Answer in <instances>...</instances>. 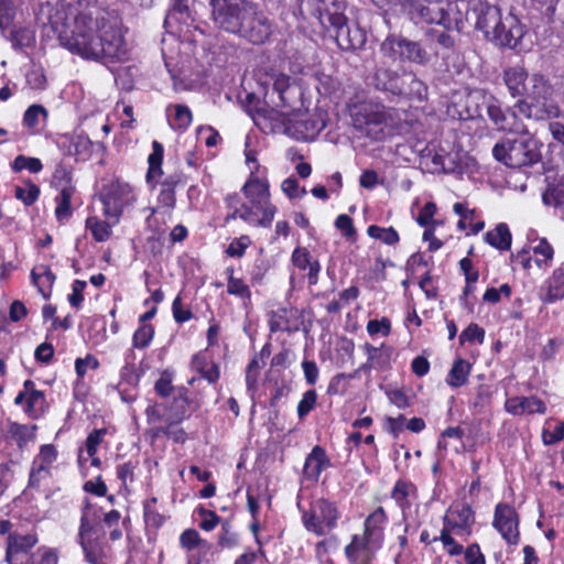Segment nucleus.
<instances>
[{
  "mask_svg": "<svg viewBox=\"0 0 564 564\" xmlns=\"http://www.w3.org/2000/svg\"><path fill=\"white\" fill-rule=\"evenodd\" d=\"M471 364L463 358L454 360L452 368L445 379L452 388H459L467 383L470 375Z\"/></svg>",
  "mask_w": 564,
  "mask_h": 564,
  "instance_id": "a878e982",
  "label": "nucleus"
},
{
  "mask_svg": "<svg viewBox=\"0 0 564 564\" xmlns=\"http://www.w3.org/2000/svg\"><path fill=\"white\" fill-rule=\"evenodd\" d=\"M87 283L83 280H75L72 285V294L68 296V301L72 306L79 307L84 301L83 292Z\"/></svg>",
  "mask_w": 564,
  "mask_h": 564,
  "instance_id": "052dcab7",
  "label": "nucleus"
},
{
  "mask_svg": "<svg viewBox=\"0 0 564 564\" xmlns=\"http://www.w3.org/2000/svg\"><path fill=\"white\" fill-rule=\"evenodd\" d=\"M485 330L477 324H470L462 334L460 340L482 343Z\"/></svg>",
  "mask_w": 564,
  "mask_h": 564,
  "instance_id": "680f3d73",
  "label": "nucleus"
},
{
  "mask_svg": "<svg viewBox=\"0 0 564 564\" xmlns=\"http://www.w3.org/2000/svg\"><path fill=\"white\" fill-rule=\"evenodd\" d=\"M161 435H165L172 438L176 443H184L186 440V433L183 429L176 426L175 424H169L166 426H159L152 430V436L159 437Z\"/></svg>",
  "mask_w": 564,
  "mask_h": 564,
  "instance_id": "c03bdc74",
  "label": "nucleus"
},
{
  "mask_svg": "<svg viewBox=\"0 0 564 564\" xmlns=\"http://www.w3.org/2000/svg\"><path fill=\"white\" fill-rule=\"evenodd\" d=\"M12 169L14 172H21L22 170H29L31 173H39L42 169V162L36 158H29L24 155H18L13 163Z\"/></svg>",
  "mask_w": 564,
  "mask_h": 564,
  "instance_id": "a18cd8bd",
  "label": "nucleus"
},
{
  "mask_svg": "<svg viewBox=\"0 0 564 564\" xmlns=\"http://www.w3.org/2000/svg\"><path fill=\"white\" fill-rule=\"evenodd\" d=\"M189 18L188 6L184 0H174L172 9L167 15L170 20H177L186 23Z\"/></svg>",
  "mask_w": 564,
  "mask_h": 564,
  "instance_id": "4d7b16f0",
  "label": "nucleus"
},
{
  "mask_svg": "<svg viewBox=\"0 0 564 564\" xmlns=\"http://www.w3.org/2000/svg\"><path fill=\"white\" fill-rule=\"evenodd\" d=\"M292 310L282 308L273 312L270 317V330L271 332H286L292 333L297 330L296 325H292L289 319V315H293Z\"/></svg>",
  "mask_w": 564,
  "mask_h": 564,
  "instance_id": "72a5a7b5",
  "label": "nucleus"
},
{
  "mask_svg": "<svg viewBox=\"0 0 564 564\" xmlns=\"http://www.w3.org/2000/svg\"><path fill=\"white\" fill-rule=\"evenodd\" d=\"M58 39L63 47L84 59L113 62L127 53L120 31L97 9L78 13L70 31Z\"/></svg>",
  "mask_w": 564,
  "mask_h": 564,
  "instance_id": "f257e3e1",
  "label": "nucleus"
},
{
  "mask_svg": "<svg viewBox=\"0 0 564 564\" xmlns=\"http://www.w3.org/2000/svg\"><path fill=\"white\" fill-rule=\"evenodd\" d=\"M523 36V29L518 19L508 14L499 23L497 30L490 34V40L497 42L501 46L513 48L518 45Z\"/></svg>",
  "mask_w": 564,
  "mask_h": 564,
  "instance_id": "dca6fc26",
  "label": "nucleus"
},
{
  "mask_svg": "<svg viewBox=\"0 0 564 564\" xmlns=\"http://www.w3.org/2000/svg\"><path fill=\"white\" fill-rule=\"evenodd\" d=\"M13 19V4L11 0H0V29L10 26Z\"/></svg>",
  "mask_w": 564,
  "mask_h": 564,
  "instance_id": "bf43d9fd",
  "label": "nucleus"
},
{
  "mask_svg": "<svg viewBox=\"0 0 564 564\" xmlns=\"http://www.w3.org/2000/svg\"><path fill=\"white\" fill-rule=\"evenodd\" d=\"M485 240L499 250H508L511 247V232L506 224H499L486 234Z\"/></svg>",
  "mask_w": 564,
  "mask_h": 564,
  "instance_id": "7c9ffc66",
  "label": "nucleus"
},
{
  "mask_svg": "<svg viewBox=\"0 0 564 564\" xmlns=\"http://www.w3.org/2000/svg\"><path fill=\"white\" fill-rule=\"evenodd\" d=\"M338 511L335 503L319 498L312 502L311 508L303 512L302 520L307 531L317 536L326 535L336 527Z\"/></svg>",
  "mask_w": 564,
  "mask_h": 564,
  "instance_id": "1a4fd4ad",
  "label": "nucleus"
},
{
  "mask_svg": "<svg viewBox=\"0 0 564 564\" xmlns=\"http://www.w3.org/2000/svg\"><path fill=\"white\" fill-rule=\"evenodd\" d=\"M317 393L315 390H307L301 401L297 404V415L302 420L304 419L316 405Z\"/></svg>",
  "mask_w": 564,
  "mask_h": 564,
  "instance_id": "3c124183",
  "label": "nucleus"
},
{
  "mask_svg": "<svg viewBox=\"0 0 564 564\" xmlns=\"http://www.w3.org/2000/svg\"><path fill=\"white\" fill-rule=\"evenodd\" d=\"M250 243H251V240H250V238L248 236H241V237H239L237 239H234L229 243L226 252L230 257H238V258H240V257H242L245 254L246 249L249 247Z\"/></svg>",
  "mask_w": 564,
  "mask_h": 564,
  "instance_id": "6e6d98bb",
  "label": "nucleus"
},
{
  "mask_svg": "<svg viewBox=\"0 0 564 564\" xmlns=\"http://www.w3.org/2000/svg\"><path fill=\"white\" fill-rule=\"evenodd\" d=\"M335 226L337 229L341 230L347 238H354L356 236L352 219L347 215H339L336 218Z\"/></svg>",
  "mask_w": 564,
  "mask_h": 564,
  "instance_id": "69168bd1",
  "label": "nucleus"
},
{
  "mask_svg": "<svg viewBox=\"0 0 564 564\" xmlns=\"http://www.w3.org/2000/svg\"><path fill=\"white\" fill-rule=\"evenodd\" d=\"M527 119L544 121L557 118L561 115L560 107L554 99V94H546L530 100H517L514 106Z\"/></svg>",
  "mask_w": 564,
  "mask_h": 564,
  "instance_id": "ddd939ff",
  "label": "nucleus"
},
{
  "mask_svg": "<svg viewBox=\"0 0 564 564\" xmlns=\"http://www.w3.org/2000/svg\"><path fill=\"white\" fill-rule=\"evenodd\" d=\"M182 547L192 551L203 544H206L199 536L198 532L194 529L185 530L180 536Z\"/></svg>",
  "mask_w": 564,
  "mask_h": 564,
  "instance_id": "5fc2aeb1",
  "label": "nucleus"
},
{
  "mask_svg": "<svg viewBox=\"0 0 564 564\" xmlns=\"http://www.w3.org/2000/svg\"><path fill=\"white\" fill-rule=\"evenodd\" d=\"M457 528H458V524L456 521H453L448 517H444V528L441 531V535L438 538L437 536L433 538V541L440 540L443 543V546L445 547L446 552L452 556L459 555L464 551L463 545L458 544L451 535V532H455V533L459 532L457 530Z\"/></svg>",
  "mask_w": 564,
  "mask_h": 564,
  "instance_id": "393cba45",
  "label": "nucleus"
},
{
  "mask_svg": "<svg viewBox=\"0 0 564 564\" xmlns=\"http://www.w3.org/2000/svg\"><path fill=\"white\" fill-rule=\"evenodd\" d=\"M351 118L356 129L375 139H378L375 129L387 121V115L383 108L372 104L355 106Z\"/></svg>",
  "mask_w": 564,
  "mask_h": 564,
  "instance_id": "4468645a",
  "label": "nucleus"
},
{
  "mask_svg": "<svg viewBox=\"0 0 564 564\" xmlns=\"http://www.w3.org/2000/svg\"><path fill=\"white\" fill-rule=\"evenodd\" d=\"M98 518L99 517L97 512L91 509V503L86 500L82 509L80 525L77 538L94 534L96 531L95 523L97 522Z\"/></svg>",
  "mask_w": 564,
  "mask_h": 564,
  "instance_id": "f704fd0d",
  "label": "nucleus"
},
{
  "mask_svg": "<svg viewBox=\"0 0 564 564\" xmlns=\"http://www.w3.org/2000/svg\"><path fill=\"white\" fill-rule=\"evenodd\" d=\"M86 227L91 231L94 239L99 242L108 240L112 231L111 225L97 217L87 218Z\"/></svg>",
  "mask_w": 564,
  "mask_h": 564,
  "instance_id": "a19ab883",
  "label": "nucleus"
},
{
  "mask_svg": "<svg viewBox=\"0 0 564 564\" xmlns=\"http://www.w3.org/2000/svg\"><path fill=\"white\" fill-rule=\"evenodd\" d=\"M135 199L132 187L127 183L112 182L105 189L101 196L104 212L108 218H113L118 223L123 209L131 205Z\"/></svg>",
  "mask_w": 564,
  "mask_h": 564,
  "instance_id": "9b49d317",
  "label": "nucleus"
},
{
  "mask_svg": "<svg viewBox=\"0 0 564 564\" xmlns=\"http://www.w3.org/2000/svg\"><path fill=\"white\" fill-rule=\"evenodd\" d=\"M546 94H554V88L550 80L540 73L531 74L524 88V93L518 100H530L536 97H543Z\"/></svg>",
  "mask_w": 564,
  "mask_h": 564,
  "instance_id": "5701e85b",
  "label": "nucleus"
},
{
  "mask_svg": "<svg viewBox=\"0 0 564 564\" xmlns=\"http://www.w3.org/2000/svg\"><path fill=\"white\" fill-rule=\"evenodd\" d=\"M505 410L512 415H521L523 413L544 414L546 406L544 402L536 397H513L506 400Z\"/></svg>",
  "mask_w": 564,
  "mask_h": 564,
  "instance_id": "aec40b11",
  "label": "nucleus"
},
{
  "mask_svg": "<svg viewBox=\"0 0 564 564\" xmlns=\"http://www.w3.org/2000/svg\"><path fill=\"white\" fill-rule=\"evenodd\" d=\"M37 542V539L34 535H15L9 536L8 546H7V561L11 562V558L21 553L28 552L31 550Z\"/></svg>",
  "mask_w": 564,
  "mask_h": 564,
  "instance_id": "c756f323",
  "label": "nucleus"
},
{
  "mask_svg": "<svg viewBox=\"0 0 564 564\" xmlns=\"http://www.w3.org/2000/svg\"><path fill=\"white\" fill-rule=\"evenodd\" d=\"M10 42L14 48H24L31 46L35 41V33L30 28H13L10 31Z\"/></svg>",
  "mask_w": 564,
  "mask_h": 564,
  "instance_id": "e433bc0d",
  "label": "nucleus"
},
{
  "mask_svg": "<svg viewBox=\"0 0 564 564\" xmlns=\"http://www.w3.org/2000/svg\"><path fill=\"white\" fill-rule=\"evenodd\" d=\"M78 543L84 552L85 560L89 564H105L102 561L106 557L104 543L98 536L94 538L93 534L78 538Z\"/></svg>",
  "mask_w": 564,
  "mask_h": 564,
  "instance_id": "4be33fe9",
  "label": "nucleus"
},
{
  "mask_svg": "<svg viewBox=\"0 0 564 564\" xmlns=\"http://www.w3.org/2000/svg\"><path fill=\"white\" fill-rule=\"evenodd\" d=\"M45 408L46 402L44 393L42 391H33L26 400L24 412L31 419H37L44 413Z\"/></svg>",
  "mask_w": 564,
  "mask_h": 564,
  "instance_id": "58836bf2",
  "label": "nucleus"
},
{
  "mask_svg": "<svg viewBox=\"0 0 564 564\" xmlns=\"http://www.w3.org/2000/svg\"><path fill=\"white\" fill-rule=\"evenodd\" d=\"M378 89L395 96H404L420 101L427 97V86L413 72L401 73L389 68H378L373 76Z\"/></svg>",
  "mask_w": 564,
  "mask_h": 564,
  "instance_id": "39448f33",
  "label": "nucleus"
},
{
  "mask_svg": "<svg viewBox=\"0 0 564 564\" xmlns=\"http://www.w3.org/2000/svg\"><path fill=\"white\" fill-rule=\"evenodd\" d=\"M455 3L442 0H403L402 9L404 13L415 23L438 24L446 30H451L457 24V19L452 17Z\"/></svg>",
  "mask_w": 564,
  "mask_h": 564,
  "instance_id": "0eeeda50",
  "label": "nucleus"
},
{
  "mask_svg": "<svg viewBox=\"0 0 564 564\" xmlns=\"http://www.w3.org/2000/svg\"><path fill=\"white\" fill-rule=\"evenodd\" d=\"M530 74L522 65L508 66L502 72V82L512 98H520L529 82Z\"/></svg>",
  "mask_w": 564,
  "mask_h": 564,
  "instance_id": "6ab92c4d",
  "label": "nucleus"
},
{
  "mask_svg": "<svg viewBox=\"0 0 564 564\" xmlns=\"http://www.w3.org/2000/svg\"><path fill=\"white\" fill-rule=\"evenodd\" d=\"M215 24L252 44H263L272 33V25L259 8L249 0H210Z\"/></svg>",
  "mask_w": 564,
  "mask_h": 564,
  "instance_id": "f03ea898",
  "label": "nucleus"
},
{
  "mask_svg": "<svg viewBox=\"0 0 564 564\" xmlns=\"http://www.w3.org/2000/svg\"><path fill=\"white\" fill-rule=\"evenodd\" d=\"M226 205L232 212L226 217V220L240 218L249 224L252 219V213L247 208L246 200H242L238 193L229 194L226 199Z\"/></svg>",
  "mask_w": 564,
  "mask_h": 564,
  "instance_id": "cd10ccee",
  "label": "nucleus"
},
{
  "mask_svg": "<svg viewBox=\"0 0 564 564\" xmlns=\"http://www.w3.org/2000/svg\"><path fill=\"white\" fill-rule=\"evenodd\" d=\"M367 234L369 237L380 240L388 246H394L400 240L399 234L393 227L383 228L371 225L367 228Z\"/></svg>",
  "mask_w": 564,
  "mask_h": 564,
  "instance_id": "4c0bfd02",
  "label": "nucleus"
},
{
  "mask_svg": "<svg viewBox=\"0 0 564 564\" xmlns=\"http://www.w3.org/2000/svg\"><path fill=\"white\" fill-rule=\"evenodd\" d=\"M465 560L467 564H485V556L480 552L478 544H470L465 551Z\"/></svg>",
  "mask_w": 564,
  "mask_h": 564,
  "instance_id": "338daca9",
  "label": "nucleus"
},
{
  "mask_svg": "<svg viewBox=\"0 0 564 564\" xmlns=\"http://www.w3.org/2000/svg\"><path fill=\"white\" fill-rule=\"evenodd\" d=\"M302 368L306 382L311 386L315 384L319 373L316 362L313 360H304L302 362Z\"/></svg>",
  "mask_w": 564,
  "mask_h": 564,
  "instance_id": "774afa93",
  "label": "nucleus"
},
{
  "mask_svg": "<svg viewBox=\"0 0 564 564\" xmlns=\"http://www.w3.org/2000/svg\"><path fill=\"white\" fill-rule=\"evenodd\" d=\"M492 524L508 543L518 542V517L512 507L505 503L497 505Z\"/></svg>",
  "mask_w": 564,
  "mask_h": 564,
  "instance_id": "2eb2a0df",
  "label": "nucleus"
},
{
  "mask_svg": "<svg viewBox=\"0 0 564 564\" xmlns=\"http://www.w3.org/2000/svg\"><path fill=\"white\" fill-rule=\"evenodd\" d=\"M426 35L434 37L435 42L443 48L449 50L454 47L455 41L446 31L438 32L431 29L426 32Z\"/></svg>",
  "mask_w": 564,
  "mask_h": 564,
  "instance_id": "0e129e2a",
  "label": "nucleus"
},
{
  "mask_svg": "<svg viewBox=\"0 0 564 564\" xmlns=\"http://www.w3.org/2000/svg\"><path fill=\"white\" fill-rule=\"evenodd\" d=\"M88 367L93 369H97L99 367V361L93 356L87 355L85 358H77L75 361V370L79 378H83Z\"/></svg>",
  "mask_w": 564,
  "mask_h": 564,
  "instance_id": "13d9d810",
  "label": "nucleus"
},
{
  "mask_svg": "<svg viewBox=\"0 0 564 564\" xmlns=\"http://www.w3.org/2000/svg\"><path fill=\"white\" fill-rule=\"evenodd\" d=\"M106 434V429H97L88 434L86 438V452L89 457H93L97 454L98 446L104 441Z\"/></svg>",
  "mask_w": 564,
  "mask_h": 564,
  "instance_id": "864d4df0",
  "label": "nucleus"
},
{
  "mask_svg": "<svg viewBox=\"0 0 564 564\" xmlns=\"http://www.w3.org/2000/svg\"><path fill=\"white\" fill-rule=\"evenodd\" d=\"M57 457L56 448L51 445H42L40 453L35 456L29 477V485L39 486L41 480L48 476L50 468Z\"/></svg>",
  "mask_w": 564,
  "mask_h": 564,
  "instance_id": "f3484780",
  "label": "nucleus"
},
{
  "mask_svg": "<svg viewBox=\"0 0 564 564\" xmlns=\"http://www.w3.org/2000/svg\"><path fill=\"white\" fill-rule=\"evenodd\" d=\"M467 111L470 117L487 115L490 122L499 131L516 132L522 126L514 108L503 107L502 101L491 93L475 89L467 97Z\"/></svg>",
  "mask_w": 564,
  "mask_h": 564,
  "instance_id": "20e7f679",
  "label": "nucleus"
},
{
  "mask_svg": "<svg viewBox=\"0 0 564 564\" xmlns=\"http://www.w3.org/2000/svg\"><path fill=\"white\" fill-rule=\"evenodd\" d=\"M36 425L20 424L17 422L9 423L8 433L14 440L19 447L25 446L29 442L34 441Z\"/></svg>",
  "mask_w": 564,
  "mask_h": 564,
  "instance_id": "2f4dec72",
  "label": "nucleus"
},
{
  "mask_svg": "<svg viewBox=\"0 0 564 564\" xmlns=\"http://www.w3.org/2000/svg\"><path fill=\"white\" fill-rule=\"evenodd\" d=\"M228 271H230V275L228 278L227 292L243 300H249L251 295L249 286L241 279L234 278L232 269H228Z\"/></svg>",
  "mask_w": 564,
  "mask_h": 564,
  "instance_id": "49530a36",
  "label": "nucleus"
},
{
  "mask_svg": "<svg viewBox=\"0 0 564 564\" xmlns=\"http://www.w3.org/2000/svg\"><path fill=\"white\" fill-rule=\"evenodd\" d=\"M303 115L300 112L299 117H294L293 124L297 128L296 134L293 135L296 139H308L319 133L324 128L325 123L322 120L310 118L303 119Z\"/></svg>",
  "mask_w": 564,
  "mask_h": 564,
  "instance_id": "bb28decb",
  "label": "nucleus"
},
{
  "mask_svg": "<svg viewBox=\"0 0 564 564\" xmlns=\"http://www.w3.org/2000/svg\"><path fill=\"white\" fill-rule=\"evenodd\" d=\"M154 335V328L150 324H142L133 335V346L145 348L151 343Z\"/></svg>",
  "mask_w": 564,
  "mask_h": 564,
  "instance_id": "8fccbe9b",
  "label": "nucleus"
},
{
  "mask_svg": "<svg viewBox=\"0 0 564 564\" xmlns=\"http://www.w3.org/2000/svg\"><path fill=\"white\" fill-rule=\"evenodd\" d=\"M564 297V282L553 274L547 283L546 294L542 297L544 303H553Z\"/></svg>",
  "mask_w": 564,
  "mask_h": 564,
  "instance_id": "de8ad7c7",
  "label": "nucleus"
},
{
  "mask_svg": "<svg viewBox=\"0 0 564 564\" xmlns=\"http://www.w3.org/2000/svg\"><path fill=\"white\" fill-rule=\"evenodd\" d=\"M73 194V186L66 185L61 189L59 195L56 197L57 206L55 209V215L59 221L68 219L72 215L70 198Z\"/></svg>",
  "mask_w": 564,
  "mask_h": 564,
  "instance_id": "c9c22d12",
  "label": "nucleus"
},
{
  "mask_svg": "<svg viewBox=\"0 0 564 564\" xmlns=\"http://www.w3.org/2000/svg\"><path fill=\"white\" fill-rule=\"evenodd\" d=\"M501 20V11L496 6L480 4L477 9L476 28L481 30L487 39L497 30Z\"/></svg>",
  "mask_w": 564,
  "mask_h": 564,
  "instance_id": "412c9836",
  "label": "nucleus"
},
{
  "mask_svg": "<svg viewBox=\"0 0 564 564\" xmlns=\"http://www.w3.org/2000/svg\"><path fill=\"white\" fill-rule=\"evenodd\" d=\"M300 112L281 111L275 108H263L253 117L254 123L262 130L269 129L274 133L295 135L297 128L293 124L294 117Z\"/></svg>",
  "mask_w": 564,
  "mask_h": 564,
  "instance_id": "f8f14e48",
  "label": "nucleus"
},
{
  "mask_svg": "<svg viewBox=\"0 0 564 564\" xmlns=\"http://www.w3.org/2000/svg\"><path fill=\"white\" fill-rule=\"evenodd\" d=\"M388 518L382 507H378L365 521V536L369 542L378 538L383 529Z\"/></svg>",
  "mask_w": 564,
  "mask_h": 564,
  "instance_id": "c85d7f7f",
  "label": "nucleus"
},
{
  "mask_svg": "<svg viewBox=\"0 0 564 564\" xmlns=\"http://www.w3.org/2000/svg\"><path fill=\"white\" fill-rule=\"evenodd\" d=\"M164 149L163 145L153 141L152 143V153L148 158L149 169L147 173V178L150 182L151 180H155L163 174L162 171V161H163Z\"/></svg>",
  "mask_w": 564,
  "mask_h": 564,
  "instance_id": "473e14b6",
  "label": "nucleus"
},
{
  "mask_svg": "<svg viewBox=\"0 0 564 564\" xmlns=\"http://www.w3.org/2000/svg\"><path fill=\"white\" fill-rule=\"evenodd\" d=\"M512 133L494 145V158L510 169L529 167L541 162L543 143L523 124Z\"/></svg>",
  "mask_w": 564,
  "mask_h": 564,
  "instance_id": "7ed1b4c3",
  "label": "nucleus"
},
{
  "mask_svg": "<svg viewBox=\"0 0 564 564\" xmlns=\"http://www.w3.org/2000/svg\"><path fill=\"white\" fill-rule=\"evenodd\" d=\"M15 197L24 203L26 206H31L40 195V188L37 185L28 181L24 183V186H17Z\"/></svg>",
  "mask_w": 564,
  "mask_h": 564,
  "instance_id": "37998d69",
  "label": "nucleus"
},
{
  "mask_svg": "<svg viewBox=\"0 0 564 564\" xmlns=\"http://www.w3.org/2000/svg\"><path fill=\"white\" fill-rule=\"evenodd\" d=\"M414 490L415 487L411 482L398 480L392 489L391 497L402 510H405L410 508L408 498Z\"/></svg>",
  "mask_w": 564,
  "mask_h": 564,
  "instance_id": "ea45409f",
  "label": "nucleus"
},
{
  "mask_svg": "<svg viewBox=\"0 0 564 564\" xmlns=\"http://www.w3.org/2000/svg\"><path fill=\"white\" fill-rule=\"evenodd\" d=\"M321 23L326 22L335 31V40L339 48L344 51H356L361 48L366 43L365 31L356 24L349 25L345 14L339 12L321 13Z\"/></svg>",
  "mask_w": 564,
  "mask_h": 564,
  "instance_id": "6e6552de",
  "label": "nucleus"
},
{
  "mask_svg": "<svg viewBox=\"0 0 564 564\" xmlns=\"http://www.w3.org/2000/svg\"><path fill=\"white\" fill-rule=\"evenodd\" d=\"M380 48L392 59L400 58L420 65H425L430 61V55L421 43L402 36L389 35L381 43Z\"/></svg>",
  "mask_w": 564,
  "mask_h": 564,
  "instance_id": "9d476101",
  "label": "nucleus"
},
{
  "mask_svg": "<svg viewBox=\"0 0 564 564\" xmlns=\"http://www.w3.org/2000/svg\"><path fill=\"white\" fill-rule=\"evenodd\" d=\"M247 208L252 213L249 224L269 227L274 218L276 208L270 200L269 183L251 175L241 188Z\"/></svg>",
  "mask_w": 564,
  "mask_h": 564,
  "instance_id": "423d86ee",
  "label": "nucleus"
},
{
  "mask_svg": "<svg viewBox=\"0 0 564 564\" xmlns=\"http://www.w3.org/2000/svg\"><path fill=\"white\" fill-rule=\"evenodd\" d=\"M40 116L46 117L47 111L46 109L41 105H32L30 106L23 117V123L24 126L29 128H35L39 124Z\"/></svg>",
  "mask_w": 564,
  "mask_h": 564,
  "instance_id": "603ef678",
  "label": "nucleus"
},
{
  "mask_svg": "<svg viewBox=\"0 0 564 564\" xmlns=\"http://www.w3.org/2000/svg\"><path fill=\"white\" fill-rule=\"evenodd\" d=\"M273 79V91L279 95L280 104L276 106L288 107L289 106V90H290V77L284 74H276L272 76Z\"/></svg>",
  "mask_w": 564,
  "mask_h": 564,
  "instance_id": "79ce46f5",
  "label": "nucleus"
},
{
  "mask_svg": "<svg viewBox=\"0 0 564 564\" xmlns=\"http://www.w3.org/2000/svg\"><path fill=\"white\" fill-rule=\"evenodd\" d=\"M328 463L325 451L321 446H315L306 457L304 474L307 478L317 480Z\"/></svg>",
  "mask_w": 564,
  "mask_h": 564,
  "instance_id": "b1692460",
  "label": "nucleus"
},
{
  "mask_svg": "<svg viewBox=\"0 0 564 564\" xmlns=\"http://www.w3.org/2000/svg\"><path fill=\"white\" fill-rule=\"evenodd\" d=\"M155 392L162 397H170L173 392L174 404L176 408L175 417L177 421H182L185 416L186 408L189 405V399L187 397L188 390L186 388H178L176 391L172 386V380L167 376L163 375L156 380L154 384Z\"/></svg>",
  "mask_w": 564,
  "mask_h": 564,
  "instance_id": "a211bd4d",
  "label": "nucleus"
},
{
  "mask_svg": "<svg viewBox=\"0 0 564 564\" xmlns=\"http://www.w3.org/2000/svg\"><path fill=\"white\" fill-rule=\"evenodd\" d=\"M454 212H455V214H457L460 217L457 223V226L460 230H465L467 228V219L475 218V210L468 209L462 203H456L454 205Z\"/></svg>",
  "mask_w": 564,
  "mask_h": 564,
  "instance_id": "e2e57ef3",
  "label": "nucleus"
},
{
  "mask_svg": "<svg viewBox=\"0 0 564 564\" xmlns=\"http://www.w3.org/2000/svg\"><path fill=\"white\" fill-rule=\"evenodd\" d=\"M443 173H463L464 165L458 152H443Z\"/></svg>",
  "mask_w": 564,
  "mask_h": 564,
  "instance_id": "09e8293b",
  "label": "nucleus"
}]
</instances>
